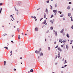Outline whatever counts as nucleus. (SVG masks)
I'll return each instance as SVG.
<instances>
[{
  "mask_svg": "<svg viewBox=\"0 0 73 73\" xmlns=\"http://www.w3.org/2000/svg\"><path fill=\"white\" fill-rule=\"evenodd\" d=\"M53 12L54 13H56V11L55 10H53Z\"/></svg>",
  "mask_w": 73,
  "mask_h": 73,
  "instance_id": "nucleus-33",
  "label": "nucleus"
},
{
  "mask_svg": "<svg viewBox=\"0 0 73 73\" xmlns=\"http://www.w3.org/2000/svg\"><path fill=\"white\" fill-rule=\"evenodd\" d=\"M55 8H56V7H57V3L56 4L55 6Z\"/></svg>",
  "mask_w": 73,
  "mask_h": 73,
  "instance_id": "nucleus-35",
  "label": "nucleus"
},
{
  "mask_svg": "<svg viewBox=\"0 0 73 73\" xmlns=\"http://www.w3.org/2000/svg\"><path fill=\"white\" fill-rule=\"evenodd\" d=\"M46 20H45L44 21V22L42 23V24H45V23H46Z\"/></svg>",
  "mask_w": 73,
  "mask_h": 73,
  "instance_id": "nucleus-2",
  "label": "nucleus"
},
{
  "mask_svg": "<svg viewBox=\"0 0 73 73\" xmlns=\"http://www.w3.org/2000/svg\"><path fill=\"white\" fill-rule=\"evenodd\" d=\"M22 35H23H23H24V33H22Z\"/></svg>",
  "mask_w": 73,
  "mask_h": 73,
  "instance_id": "nucleus-57",
  "label": "nucleus"
},
{
  "mask_svg": "<svg viewBox=\"0 0 73 73\" xmlns=\"http://www.w3.org/2000/svg\"><path fill=\"white\" fill-rule=\"evenodd\" d=\"M38 53H39H39H40V51L39 50V51H38Z\"/></svg>",
  "mask_w": 73,
  "mask_h": 73,
  "instance_id": "nucleus-54",
  "label": "nucleus"
},
{
  "mask_svg": "<svg viewBox=\"0 0 73 73\" xmlns=\"http://www.w3.org/2000/svg\"><path fill=\"white\" fill-rule=\"evenodd\" d=\"M30 71L31 72H33V69H31L30 70Z\"/></svg>",
  "mask_w": 73,
  "mask_h": 73,
  "instance_id": "nucleus-24",
  "label": "nucleus"
},
{
  "mask_svg": "<svg viewBox=\"0 0 73 73\" xmlns=\"http://www.w3.org/2000/svg\"><path fill=\"white\" fill-rule=\"evenodd\" d=\"M57 32L55 31V36H57Z\"/></svg>",
  "mask_w": 73,
  "mask_h": 73,
  "instance_id": "nucleus-13",
  "label": "nucleus"
},
{
  "mask_svg": "<svg viewBox=\"0 0 73 73\" xmlns=\"http://www.w3.org/2000/svg\"><path fill=\"white\" fill-rule=\"evenodd\" d=\"M58 50H59V51H60V52H61L62 51V50H61V48L60 47L58 48Z\"/></svg>",
  "mask_w": 73,
  "mask_h": 73,
  "instance_id": "nucleus-5",
  "label": "nucleus"
},
{
  "mask_svg": "<svg viewBox=\"0 0 73 73\" xmlns=\"http://www.w3.org/2000/svg\"><path fill=\"white\" fill-rule=\"evenodd\" d=\"M46 2L47 3H49V1L48 0L46 1Z\"/></svg>",
  "mask_w": 73,
  "mask_h": 73,
  "instance_id": "nucleus-27",
  "label": "nucleus"
},
{
  "mask_svg": "<svg viewBox=\"0 0 73 73\" xmlns=\"http://www.w3.org/2000/svg\"><path fill=\"white\" fill-rule=\"evenodd\" d=\"M50 23H51L52 24H53V20H50Z\"/></svg>",
  "mask_w": 73,
  "mask_h": 73,
  "instance_id": "nucleus-10",
  "label": "nucleus"
},
{
  "mask_svg": "<svg viewBox=\"0 0 73 73\" xmlns=\"http://www.w3.org/2000/svg\"><path fill=\"white\" fill-rule=\"evenodd\" d=\"M61 48H63V45H61Z\"/></svg>",
  "mask_w": 73,
  "mask_h": 73,
  "instance_id": "nucleus-44",
  "label": "nucleus"
},
{
  "mask_svg": "<svg viewBox=\"0 0 73 73\" xmlns=\"http://www.w3.org/2000/svg\"><path fill=\"white\" fill-rule=\"evenodd\" d=\"M10 17H12V18H13V16H12V15H10Z\"/></svg>",
  "mask_w": 73,
  "mask_h": 73,
  "instance_id": "nucleus-51",
  "label": "nucleus"
},
{
  "mask_svg": "<svg viewBox=\"0 0 73 73\" xmlns=\"http://www.w3.org/2000/svg\"><path fill=\"white\" fill-rule=\"evenodd\" d=\"M6 65V61H4V65L5 66Z\"/></svg>",
  "mask_w": 73,
  "mask_h": 73,
  "instance_id": "nucleus-20",
  "label": "nucleus"
},
{
  "mask_svg": "<svg viewBox=\"0 0 73 73\" xmlns=\"http://www.w3.org/2000/svg\"><path fill=\"white\" fill-rule=\"evenodd\" d=\"M50 29L51 30H53V27H50Z\"/></svg>",
  "mask_w": 73,
  "mask_h": 73,
  "instance_id": "nucleus-19",
  "label": "nucleus"
},
{
  "mask_svg": "<svg viewBox=\"0 0 73 73\" xmlns=\"http://www.w3.org/2000/svg\"><path fill=\"white\" fill-rule=\"evenodd\" d=\"M71 21H73V19H71Z\"/></svg>",
  "mask_w": 73,
  "mask_h": 73,
  "instance_id": "nucleus-63",
  "label": "nucleus"
},
{
  "mask_svg": "<svg viewBox=\"0 0 73 73\" xmlns=\"http://www.w3.org/2000/svg\"><path fill=\"white\" fill-rule=\"evenodd\" d=\"M2 10H3V9L1 8L0 10V11L1 12V11H2Z\"/></svg>",
  "mask_w": 73,
  "mask_h": 73,
  "instance_id": "nucleus-45",
  "label": "nucleus"
},
{
  "mask_svg": "<svg viewBox=\"0 0 73 73\" xmlns=\"http://www.w3.org/2000/svg\"><path fill=\"white\" fill-rule=\"evenodd\" d=\"M6 49L7 50H8V47H7L6 48Z\"/></svg>",
  "mask_w": 73,
  "mask_h": 73,
  "instance_id": "nucleus-39",
  "label": "nucleus"
},
{
  "mask_svg": "<svg viewBox=\"0 0 73 73\" xmlns=\"http://www.w3.org/2000/svg\"><path fill=\"white\" fill-rule=\"evenodd\" d=\"M50 7L51 9H53V7H52V5H50Z\"/></svg>",
  "mask_w": 73,
  "mask_h": 73,
  "instance_id": "nucleus-18",
  "label": "nucleus"
},
{
  "mask_svg": "<svg viewBox=\"0 0 73 73\" xmlns=\"http://www.w3.org/2000/svg\"><path fill=\"white\" fill-rule=\"evenodd\" d=\"M68 9H70V7L69 6H68L67 7Z\"/></svg>",
  "mask_w": 73,
  "mask_h": 73,
  "instance_id": "nucleus-29",
  "label": "nucleus"
},
{
  "mask_svg": "<svg viewBox=\"0 0 73 73\" xmlns=\"http://www.w3.org/2000/svg\"><path fill=\"white\" fill-rule=\"evenodd\" d=\"M37 19L35 18V21H37Z\"/></svg>",
  "mask_w": 73,
  "mask_h": 73,
  "instance_id": "nucleus-59",
  "label": "nucleus"
},
{
  "mask_svg": "<svg viewBox=\"0 0 73 73\" xmlns=\"http://www.w3.org/2000/svg\"><path fill=\"white\" fill-rule=\"evenodd\" d=\"M44 18H46V14H44Z\"/></svg>",
  "mask_w": 73,
  "mask_h": 73,
  "instance_id": "nucleus-26",
  "label": "nucleus"
},
{
  "mask_svg": "<svg viewBox=\"0 0 73 73\" xmlns=\"http://www.w3.org/2000/svg\"><path fill=\"white\" fill-rule=\"evenodd\" d=\"M11 42H12L13 43V42H13V40H11Z\"/></svg>",
  "mask_w": 73,
  "mask_h": 73,
  "instance_id": "nucleus-52",
  "label": "nucleus"
},
{
  "mask_svg": "<svg viewBox=\"0 0 73 73\" xmlns=\"http://www.w3.org/2000/svg\"><path fill=\"white\" fill-rule=\"evenodd\" d=\"M18 39H19V40H20V35H19Z\"/></svg>",
  "mask_w": 73,
  "mask_h": 73,
  "instance_id": "nucleus-14",
  "label": "nucleus"
},
{
  "mask_svg": "<svg viewBox=\"0 0 73 73\" xmlns=\"http://www.w3.org/2000/svg\"><path fill=\"white\" fill-rule=\"evenodd\" d=\"M66 66H67V65H65L64 66V67H66Z\"/></svg>",
  "mask_w": 73,
  "mask_h": 73,
  "instance_id": "nucleus-55",
  "label": "nucleus"
},
{
  "mask_svg": "<svg viewBox=\"0 0 73 73\" xmlns=\"http://www.w3.org/2000/svg\"><path fill=\"white\" fill-rule=\"evenodd\" d=\"M72 4V2H69V4Z\"/></svg>",
  "mask_w": 73,
  "mask_h": 73,
  "instance_id": "nucleus-41",
  "label": "nucleus"
},
{
  "mask_svg": "<svg viewBox=\"0 0 73 73\" xmlns=\"http://www.w3.org/2000/svg\"><path fill=\"white\" fill-rule=\"evenodd\" d=\"M18 5H19V6H20L21 5V2L19 1L18 3Z\"/></svg>",
  "mask_w": 73,
  "mask_h": 73,
  "instance_id": "nucleus-1",
  "label": "nucleus"
},
{
  "mask_svg": "<svg viewBox=\"0 0 73 73\" xmlns=\"http://www.w3.org/2000/svg\"><path fill=\"white\" fill-rule=\"evenodd\" d=\"M49 30H48V31H47V32H46L47 33H49Z\"/></svg>",
  "mask_w": 73,
  "mask_h": 73,
  "instance_id": "nucleus-42",
  "label": "nucleus"
},
{
  "mask_svg": "<svg viewBox=\"0 0 73 73\" xmlns=\"http://www.w3.org/2000/svg\"><path fill=\"white\" fill-rule=\"evenodd\" d=\"M33 17V18H34V19H36V17H35V16H34Z\"/></svg>",
  "mask_w": 73,
  "mask_h": 73,
  "instance_id": "nucleus-49",
  "label": "nucleus"
},
{
  "mask_svg": "<svg viewBox=\"0 0 73 73\" xmlns=\"http://www.w3.org/2000/svg\"><path fill=\"white\" fill-rule=\"evenodd\" d=\"M72 49H73V46H72Z\"/></svg>",
  "mask_w": 73,
  "mask_h": 73,
  "instance_id": "nucleus-64",
  "label": "nucleus"
},
{
  "mask_svg": "<svg viewBox=\"0 0 73 73\" xmlns=\"http://www.w3.org/2000/svg\"><path fill=\"white\" fill-rule=\"evenodd\" d=\"M54 44H56V42H54Z\"/></svg>",
  "mask_w": 73,
  "mask_h": 73,
  "instance_id": "nucleus-62",
  "label": "nucleus"
},
{
  "mask_svg": "<svg viewBox=\"0 0 73 73\" xmlns=\"http://www.w3.org/2000/svg\"><path fill=\"white\" fill-rule=\"evenodd\" d=\"M54 17V16L53 15H52L50 17V18H52V17Z\"/></svg>",
  "mask_w": 73,
  "mask_h": 73,
  "instance_id": "nucleus-22",
  "label": "nucleus"
},
{
  "mask_svg": "<svg viewBox=\"0 0 73 73\" xmlns=\"http://www.w3.org/2000/svg\"><path fill=\"white\" fill-rule=\"evenodd\" d=\"M67 37H68V38H69L70 37V36H69V34H68V33H67V35H66Z\"/></svg>",
  "mask_w": 73,
  "mask_h": 73,
  "instance_id": "nucleus-6",
  "label": "nucleus"
},
{
  "mask_svg": "<svg viewBox=\"0 0 73 73\" xmlns=\"http://www.w3.org/2000/svg\"><path fill=\"white\" fill-rule=\"evenodd\" d=\"M43 56V53L42 52H41L40 54V56Z\"/></svg>",
  "mask_w": 73,
  "mask_h": 73,
  "instance_id": "nucleus-16",
  "label": "nucleus"
},
{
  "mask_svg": "<svg viewBox=\"0 0 73 73\" xmlns=\"http://www.w3.org/2000/svg\"><path fill=\"white\" fill-rule=\"evenodd\" d=\"M10 53L11 54H12V50L11 51Z\"/></svg>",
  "mask_w": 73,
  "mask_h": 73,
  "instance_id": "nucleus-43",
  "label": "nucleus"
},
{
  "mask_svg": "<svg viewBox=\"0 0 73 73\" xmlns=\"http://www.w3.org/2000/svg\"><path fill=\"white\" fill-rule=\"evenodd\" d=\"M58 54H60V52L58 51Z\"/></svg>",
  "mask_w": 73,
  "mask_h": 73,
  "instance_id": "nucleus-56",
  "label": "nucleus"
},
{
  "mask_svg": "<svg viewBox=\"0 0 73 73\" xmlns=\"http://www.w3.org/2000/svg\"><path fill=\"white\" fill-rule=\"evenodd\" d=\"M59 42H61V41H62V39H59Z\"/></svg>",
  "mask_w": 73,
  "mask_h": 73,
  "instance_id": "nucleus-17",
  "label": "nucleus"
},
{
  "mask_svg": "<svg viewBox=\"0 0 73 73\" xmlns=\"http://www.w3.org/2000/svg\"><path fill=\"white\" fill-rule=\"evenodd\" d=\"M35 53H37L38 54V53H39L38 52V51L37 50H36L35 51Z\"/></svg>",
  "mask_w": 73,
  "mask_h": 73,
  "instance_id": "nucleus-7",
  "label": "nucleus"
},
{
  "mask_svg": "<svg viewBox=\"0 0 73 73\" xmlns=\"http://www.w3.org/2000/svg\"><path fill=\"white\" fill-rule=\"evenodd\" d=\"M71 40V42H73V40Z\"/></svg>",
  "mask_w": 73,
  "mask_h": 73,
  "instance_id": "nucleus-53",
  "label": "nucleus"
},
{
  "mask_svg": "<svg viewBox=\"0 0 73 73\" xmlns=\"http://www.w3.org/2000/svg\"><path fill=\"white\" fill-rule=\"evenodd\" d=\"M42 19L43 20V18H41L40 19V21H41V20H42Z\"/></svg>",
  "mask_w": 73,
  "mask_h": 73,
  "instance_id": "nucleus-31",
  "label": "nucleus"
},
{
  "mask_svg": "<svg viewBox=\"0 0 73 73\" xmlns=\"http://www.w3.org/2000/svg\"><path fill=\"white\" fill-rule=\"evenodd\" d=\"M65 62H64V64H65L67 63V62H66V60H65L64 61Z\"/></svg>",
  "mask_w": 73,
  "mask_h": 73,
  "instance_id": "nucleus-30",
  "label": "nucleus"
},
{
  "mask_svg": "<svg viewBox=\"0 0 73 73\" xmlns=\"http://www.w3.org/2000/svg\"><path fill=\"white\" fill-rule=\"evenodd\" d=\"M3 5V3H0V5L1 6Z\"/></svg>",
  "mask_w": 73,
  "mask_h": 73,
  "instance_id": "nucleus-34",
  "label": "nucleus"
},
{
  "mask_svg": "<svg viewBox=\"0 0 73 73\" xmlns=\"http://www.w3.org/2000/svg\"><path fill=\"white\" fill-rule=\"evenodd\" d=\"M66 48L67 50H68V48H69V47L68 46V45H66Z\"/></svg>",
  "mask_w": 73,
  "mask_h": 73,
  "instance_id": "nucleus-12",
  "label": "nucleus"
},
{
  "mask_svg": "<svg viewBox=\"0 0 73 73\" xmlns=\"http://www.w3.org/2000/svg\"><path fill=\"white\" fill-rule=\"evenodd\" d=\"M35 30L36 32H37L38 31V28L36 27L35 28Z\"/></svg>",
  "mask_w": 73,
  "mask_h": 73,
  "instance_id": "nucleus-3",
  "label": "nucleus"
},
{
  "mask_svg": "<svg viewBox=\"0 0 73 73\" xmlns=\"http://www.w3.org/2000/svg\"><path fill=\"white\" fill-rule=\"evenodd\" d=\"M57 58V56H56L55 57V59H56V58Z\"/></svg>",
  "mask_w": 73,
  "mask_h": 73,
  "instance_id": "nucleus-61",
  "label": "nucleus"
},
{
  "mask_svg": "<svg viewBox=\"0 0 73 73\" xmlns=\"http://www.w3.org/2000/svg\"><path fill=\"white\" fill-rule=\"evenodd\" d=\"M19 13V11H17V15H18V14Z\"/></svg>",
  "mask_w": 73,
  "mask_h": 73,
  "instance_id": "nucleus-38",
  "label": "nucleus"
},
{
  "mask_svg": "<svg viewBox=\"0 0 73 73\" xmlns=\"http://www.w3.org/2000/svg\"><path fill=\"white\" fill-rule=\"evenodd\" d=\"M71 29H73V25L71 27Z\"/></svg>",
  "mask_w": 73,
  "mask_h": 73,
  "instance_id": "nucleus-47",
  "label": "nucleus"
},
{
  "mask_svg": "<svg viewBox=\"0 0 73 73\" xmlns=\"http://www.w3.org/2000/svg\"><path fill=\"white\" fill-rule=\"evenodd\" d=\"M39 51H41V48H40L39 49Z\"/></svg>",
  "mask_w": 73,
  "mask_h": 73,
  "instance_id": "nucleus-40",
  "label": "nucleus"
},
{
  "mask_svg": "<svg viewBox=\"0 0 73 73\" xmlns=\"http://www.w3.org/2000/svg\"><path fill=\"white\" fill-rule=\"evenodd\" d=\"M58 13H59L60 14H61V13H62V12H61V11H58Z\"/></svg>",
  "mask_w": 73,
  "mask_h": 73,
  "instance_id": "nucleus-23",
  "label": "nucleus"
},
{
  "mask_svg": "<svg viewBox=\"0 0 73 73\" xmlns=\"http://www.w3.org/2000/svg\"><path fill=\"white\" fill-rule=\"evenodd\" d=\"M55 11L56 13H57V10H56Z\"/></svg>",
  "mask_w": 73,
  "mask_h": 73,
  "instance_id": "nucleus-46",
  "label": "nucleus"
},
{
  "mask_svg": "<svg viewBox=\"0 0 73 73\" xmlns=\"http://www.w3.org/2000/svg\"><path fill=\"white\" fill-rule=\"evenodd\" d=\"M45 12L47 13H48V9L46 8V11H45Z\"/></svg>",
  "mask_w": 73,
  "mask_h": 73,
  "instance_id": "nucleus-9",
  "label": "nucleus"
},
{
  "mask_svg": "<svg viewBox=\"0 0 73 73\" xmlns=\"http://www.w3.org/2000/svg\"><path fill=\"white\" fill-rule=\"evenodd\" d=\"M70 18L71 19H73V17H71Z\"/></svg>",
  "mask_w": 73,
  "mask_h": 73,
  "instance_id": "nucleus-58",
  "label": "nucleus"
},
{
  "mask_svg": "<svg viewBox=\"0 0 73 73\" xmlns=\"http://www.w3.org/2000/svg\"><path fill=\"white\" fill-rule=\"evenodd\" d=\"M58 48V45H57L56 47L55 48V49H56V48Z\"/></svg>",
  "mask_w": 73,
  "mask_h": 73,
  "instance_id": "nucleus-37",
  "label": "nucleus"
},
{
  "mask_svg": "<svg viewBox=\"0 0 73 73\" xmlns=\"http://www.w3.org/2000/svg\"><path fill=\"white\" fill-rule=\"evenodd\" d=\"M17 30L18 32H19V31H20V29L19 28L17 29Z\"/></svg>",
  "mask_w": 73,
  "mask_h": 73,
  "instance_id": "nucleus-21",
  "label": "nucleus"
},
{
  "mask_svg": "<svg viewBox=\"0 0 73 73\" xmlns=\"http://www.w3.org/2000/svg\"><path fill=\"white\" fill-rule=\"evenodd\" d=\"M58 58H59L60 57V55H58Z\"/></svg>",
  "mask_w": 73,
  "mask_h": 73,
  "instance_id": "nucleus-36",
  "label": "nucleus"
},
{
  "mask_svg": "<svg viewBox=\"0 0 73 73\" xmlns=\"http://www.w3.org/2000/svg\"><path fill=\"white\" fill-rule=\"evenodd\" d=\"M63 20H65V18H63Z\"/></svg>",
  "mask_w": 73,
  "mask_h": 73,
  "instance_id": "nucleus-48",
  "label": "nucleus"
},
{
  "mask_svg": "<svg viewBox=\"0 0 73 73\" xmlns=\"http://www.w3.org/2000/svg\"><path fill=\"white\" fill-rule=\"evenodd\" d=\"M68 16L69 17H70V16H71V13H68Z\"/></svg>",
  "mask_w": 73,
  "mask_h": 73,
  "instance_id": "nucleus-8",
  "label": "nucleus"
},
{
  "mask_svg": "<svg viewBox=\"0 0 73 73\" xmlns=\"http://www.w3.org/2000/svg\"><path fill=\"white\" fill-rule=\"evenodd\" d=\"M63 35V36H65V33H62Z\"/></svg>",
  "mask_w": 73,
  "mask_h": 73,
  "instance_id": "nucleus-28",
  "label": "nucleus"
},
{
  "mask_svg": "<svg viewBox=\"0 0 73 73\" xmlns=\"http://www.w3.org/2000/svg\"><path fill=\"white\" fill-rule=\"evenodd\" d=\"M62 42H65H65H66V40H63L62 41Z\"/></svg>",
  "mask_w": 73,
  "mask_h": 73,
  "instance_id": "nucleus-25",
  "label": "nucleus"
},
{
  "mask_svg": "<svg viewBox=\"0 0 73 73\" xmlns=\"http://www.w3.org/2000/svg\"><path fill=\"white\" fill-rule=\"evenodd\" d=\"M14 71H16V69L15 68L14 69Z\"/></svg>",
  "mask_w": 73,
  "mask_h": 73,
  "instance_id": "nucleus-50",
  "label": "nucleus"
},
{
  "mask_svg": "<svg viewBox=\"0 0 73 73\" xmlns=\"http://www.w3.org/2000/svg\"><path fill=\"white\" fill-rule=\"evenodd\" d=\"M64 31V29H63L61 31H60V33H63V32Z\"/></svg>",
  "mask_w": 73,
  "mask_h": 73,
  "instance_id": "nucleus-4",
  "label": "nucleus"
},
{
  "mask_svg": "<svg viewBox=\"0 0 73 73\" xmlns=\"http://www.w3.org/2000/svg\"><path fill=\"white\" fill-rule=\"evenodd\" d=\"M48 50H50V47H48Z\"/></svg>",
  "mask_w": 73,
  "mask_h": 73,
  "instance_id": "nucleus-32",
  "label": "nucleus"
},
{
  "mask_svg": "<svg viewBox=\"0 0 73 73\" xmlns=\"http://www.w3.org/2000/svg\"><path fill=\"white\" fill-rule=\"evenodd\" d=\"M63 16H64V15L63 14H62L60 16V17H63Z\"/></svg>",
  "mask_w": 73,
  "mask_h": 73,
  "instance_id": "nucleus-11",
  "label": "nucleus"
},
{
  "mask_svg": "<svg viewBox=\"0 0 73 73\" xmlns=\"http://www.w3.org/2000/svg\"><path fill=\"white\" fill-rule=\"evenodd\" d=\"M68 1H71V0H67Z\"/></svg>",
  "mask_w": 73,
  "mask_h": 73,
  "instance_id": "nucleus-60",
  "label": "nucleus"
},
{
  "mask_svg": "<svg viewBox=\"0 0 73 73\" xmlns=\"http://www.w3.org/2000/svg\"><path fill=\"white\" fill-rule=\"evenodd\" d=\"M14 8H15V11H18V10L17 9H16V7L15 6L14 7Z\"/></svg>",
  "mask_w": 73,
  "mask_h": 73,
  "instance_id": "nucleus-15",
  "label": "nucleus"
}]
</instances>
